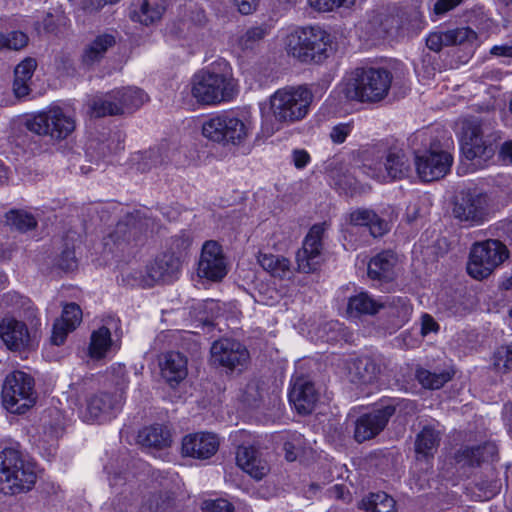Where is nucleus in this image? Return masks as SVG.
Masks as SVG:
<instances>
[{
  "label": "nucleus",
  "mask_w": 512,
  "mask_h": 512,
  "mask_svg": "<svg viewBox=\"0 0 512 512\" xmlns=\"http://www.w3.org/2000/svg\"><path fill=\"white\" fill-rule=\"evenodd\" d=\"M441 433L431 425L424 426L415 440V452L423 457H432L440 444Z\"/></svg>",
  "instance_id": "nucleus-35"
},
{
  "label": "nucleus",
  "mask_w": 512,
  "mask_h": 512,
  "mask_svg": "<svg viewBox=\"0 0 512 512\" xmlns=\"http://www.w3.org/2000/svg\"><path fill=\"white\" fill-rule=\"evenodd\" d=\"M37 67V62L33 58H25L14 70L13 92L18 99L29 95L30 82Z\"/></svg>",
  "instance_id": "nucleus-33"
},
{
  "label": "nucleus",
  "mask_w": 512,
  "mask_h": 512,
  "mask_svg": "<svg viewBox=\"0 0 512 512\" xmlns=\"http://www.w3.org/2000/svg\"><path fill=\"white\" fill-rule=\"evenodd\" d=\"M161 376L170 385L174 386L183 381L187 374V358L180 352L169 351L159 357Z\"/></svg>",
  "instance_id": "nucleus-23"
},
{
  "label": "nucleus",
  "mask_w": 512,
  "mask_h": 512,
  "mask_svg": "<svg viewBox=\"0 0 512 512\" xmlns=\"http://www.w3.org/2000/svg\"><path fill=\"white\" fill-rule=\"evenodd\" d=\"M452 213L465 227L480 226L489 220L491 198L476 188L461 191L455 199Z\"/></svg>",
  "instance_id": "nucleus-12"
},
{
  "label": "nucleus",
  "mask_w": 512,
  "mask_h": 512,
  "mask_svg": "<svg viewBox=\"0 0 512 512\" xmlns=\"http://www.w3.org/2000/svg\"><path fill=\"white\" fill-rule=\"evenodd\" d=\"M192 241L193 237L189 231H181L171 239L172 252L170 254L180 258V256L186 253V251L190 248Z\"/></svg>",
  "instance_id": "nucleus-48"
},
{
  "label": "nucleus",
  "mask_w": 512,
  "mask_h": 512,
  "mask_svg": "<svg viewBox=\"0 0 512 512\" xmlns=\"http://www.w3.org/2000/svg\"><path fill=\"white\" fill-rule=\"evenodd\" d=\"M268 34L267 24L250 27L238 38L237 45L243 51L253 50Z\"/></svg>",
  "instance_id": "nucleus-42"
},
{
  "label": "nucleus",
  "mask_w": 512,
  "mask_h": 512,
  "mask_svg": "<svg viewBox=\"0 0 512 512\" xmlns=\"http://www.w3.org/2000/svg\"><path fill=\"white\" fill-rule=\"evenodd\" d=\"M500 139V132L490 120L471 117L462 122L460 146L467 160L486 162L494 155V145Z\"/></svg>",
  "instance_id": "nucleus-2"
},
{
  "label": "nucleus",
  "mask_w": 512,
  "mask_h": 512,
  "mask_svg": "<svg viewBox=\"0 0 512 512\" xmlns=\"http://www.w3.org/2000/svg\"><path fill=\"white\" fill-rule=\"evenodd\" d=\"M34 464L22 451L5 448L0 452V491L18 494L32 489L36 482Z\"/></svg>",
  "instance_id": "nucleus-3"
},
{
  "label": "nucleus",
  "mask_w": 512,
  "mask_h": 512,
  "mask_svg": "<svg viewBox=\"0 0 512 512\" xmlns=\"http://www.w3.org/2000/svg\"><path fill=\"white\" fill-rule=\"evenodd\" d=\"M203 510L205 512H233V505L225 499L206 500Z\"/></svg>",
  "instance_id": "nucleus-58"
},
{
  "label": "nucleus",
  "mask_w": 512,
  "mask_h": 512,
  "mask_svg": "<svg viewBox=\"0 0 512 512\" xmlns=\"http://www.w3.org/2000/svg\"><path fill=\"white\" fill-rule=\"evenodd\" d=\"M250 133L249 125L233 112L219 113L202 124L203 136L222 145H242Z\"/></svg>",
  "instance_id": "nucleus-8"
},
{
  "label": "nucleus",
  "mask_w": 512,
  "mask_h": 512,
  "mask_svg": "<svg viewBox=\"0 0 512 512\" xmlns=\"http://www.w3.org/2000/svg\"><path fill=\"white\" fill-rule=\"evenodd\" d=\"M374 210L368 208H357L349 214V223L354 226H364L373 218Z\"/></svg>",
  "instance_id": "nucleus-54"
},
{
  "label": "nucleus",
  "mask_w": 512,
  "mask_h": 512,
  "mask_svg": "<svg viewBox=\"0 0 512 512\" xmlns=\"http://www.w3.org/2000/svg\"><path fill=\"white\" fill-rule=\"evenodd\" d=\"M219 439L213 433L200 432L186 435L182 440V454L195 459H209L219 449Z\"/></svg>",
  "instance_id": "nucleus-21"
},
{
  "label": "nucleus",
  "mask_w": 512,
  "mask_h": 512,
  "mask_svg": "<svg viewBox=\"0 0 512 512\" xmlns=\"http://www.w3.org/2000/svg\"><path fill=\"white\" fill-rule=\"evenodd\" d=\"M116 44V36L112 33L97 35L83 50L81 61L86 67L98 64L106 55L109 49Z\"/></svg>",
  "instance_id": "nucleus-29"
},
{
  "label": "nucleus",
  "mask_w": 512,
  "mask_h": 512,
  "mask_svg": "<svg viewBox=\"0 0 512 512\" xmlns=\"http://www.w3.org/2000/svg\"><path fill=\"white\" fill-rule=\"evenodd\" d=\"M262 399V393L260 391L259 383L256 381L249 382L243 393V401L250 407H255L258 402Z\"/></svg>",
  "instance_id": "nucleus-53"
},
{
  "label": "nucleus",
  "mask_w": 512,
  "mask_h": 512,
  "mask_svg": "<svg viewBox=\"0 0 512 512\" xmlns=\"http://www.w3.org/2000/svg\"><path fill=\"white\" fill-rule=\"evenodd\" d=\"M324 227L315 224L303 241L302 248L296 254L298 270L303 273L316 271L322 263V236Z\"/></svg>",
  "instance_id": "nucleus-19"
},
{
  "label": "nucleus",
  "mask_w": 512,
  "mask_h": 512,
  "mask_svg": "<svg viewBox=\"0 0 512 512\" xmlns=\"http://www.w3.org/2000/svg\"><path fill=\"white\" fill-rule=\"evenodd\" d=\"M379 311H381V301L373 299L366 292H361L349 298L347 312L351 316L374 315Z\"/></svg>",
  "instance_id": "nucleus-37"
},
{
  "label": "nucleus",
  "mask_w": 512,
  "mask_h": 512,
  "mask_svg": "<svg viewBox=\"0 0 512 512\" xmlns=\"http://www.w3.org/2000/svg\"><path fill=\"white\" fill-rule=\"evenodd\" d=\"M0 337L11 350H21L28 346L30 341L26 324L14 318H4L0 322Z\"/></svg>",
  "instance_id": "nucleus-25"
},
{
  "label": "nucleus",
  "mask_w": 512,
  "mask_h": 512,
  "mask_svg": "<svg viewBox=\"0 0 512 512\" xmlns=\"http://www.w3.org/2000/svg\"><path fill=\"white\" fill-rule=\"evenodd\" d=\"M190 92L198 104L205 106L233 100L238 91L229 63L219 59L196 72L190 81Z\"/></svg>",
  "instance_id": "nucleus-1"
},
{
  "label": "nucleus",
  "mask_w": 512,
  "mask_h": 512,
  "mask_svg": "<svg viewBox=\"0 0 512 512\" xmlns=\"http://www.w3.org/2000/svg\"><path fill=\"white\" fill-rule=\"evenodd\" d=\"M439 330V325L435 321V319L425 313L421 317V334L422 336H426L430 333H436Z\"/></svg>",
  "instance_id": "nucleus-62"
},
{
  "label": "nucleus",
  "mask_w": 512,
  "mask_h": 512,
  "mask_svg": "<svg viewBox=\"0 0 512 512\" xmlns=\"http://www.w3.org/2000/svg\"><path fill=\"white\" fill-rule=\"evenodd\" d=\"M153 222L140 211L126 214L116 225L109 238L117 246H124L141 241L144 234L151 228Z\"/></svg>",
  "instance_id": "nucleus-17"
},
{
  "label": "nucleus",
  "mask_w": 512,
  "mask_h": 512,
  "mask_svg": "<svg viewBox=\"0 0 512 512\" xmlns=\"http://www.w3.org/2000/svg\"><path fill=\"white\" fill-rule=\"evenodd\" d=\"M330 36L320 27L299 28L288 34L286 50L301 62L321 63L328 57Z\"/></svg>",
  "instance_id": "nucleus-6"
},
{
  "label": "nucleus",
  "mask_w": 512,
  "mask_h": 512,
  "mask_svg": "<svg viewBox=\"0 0 512 512\" xmlns=\"http://www.w3.org/2000/svg\"><path fill=\"white\" fill-rule=\"evenodd\" d=\"M412 306L406 297H391L381 302V311L389 318L392 328L402 327L412 314Z\"/></svg>",
  "instance_id": "nucleus-31"
},
{
  "label": "nucleus",
  "mask_w": 512,
  "mask_h": 512,
  "mask_svg": "<svg viewBox=\"0 0 512 512\" xmlns=\"http://www.w3.org/2000/svg\"><path fill=\"white\" fill-rule=\"evenodd\" d=\"M112 344L110 330L102 326L91 334L89 355L91 358H103Z\"/></svg>",
  "instance_id": "nucleus-41"
},
{
  "label": "nucleus",
  "mask_w": 512,
  "mask_h": 512,
  "mask_svg": "<svg viewBox=\"0 0 512 512\" xmlns=\"http://www.w3.org/2000/svg\"><path fill=\"white\" fill-rule=\"evenodd\" d=\"M477 487L479 488L480 491L484 492V497L486 499H489V498L495 496L500 489L499 483L496 480H491L489 482L477 483Z\"/></svg>",
  "instance_id": "nucleus-64"
},
{
  "label": "nucleus",
  "mask_w": 512,
  "mask_h": 512,
  "mask_svg": "<svg viewBox=\"0 0 512 512\" xmlns=\"http://www.w3.org/2000/svg\"><path fill=\"white\" fill-rule=\"evenodd\" d=\"M493 235L503 238L504 241H512V220L501 221L494 226Z\"/></svg>",
  "instance_id": "nucleus-61"
},
{
  "label": "nucleus",
  "mask_w": 512,
  "mask_h": 512,
  "mask_svg": "<svg viewBox=\"0 0 512 512\" xmlns=\"http://www.w3.org/2000/svg\"><path fill=\"white\" fill-rule=\"evenodd\" d=\"M6 223L20 232H26L34 229L37 225L35 217L22 210H10L6 213Z\"/></svg>",
  "instance_id": "nucleus-43"
},
{
  "label": "nucleus",
  "mask_w": 512,
  "mask_h": 512,
  "mask_svg": "<svg viewBox=\"0 0 512 512\" xmlns=\"http://www.w3.org/2000/svg\"><path fill=\"white\" fill-rule=\"evenodd\" d=\"M397 257L392 251H382L368 263V276L379 281H391L395 277Z\"/></svg>",
  "instance_id": "nucleus-30"
},
{
  "label": "nucleus",
  "mask_w": 512,
  "mask_h": 512,
  "mask_svg": "<svg viewBox=\"0 0 512 512\" xmlns=\"http://www.w3.org/2000/svg\"><path fill=\"white\" fill-rule=\"evenodd\" d=\"M462 0H436L433 11L436 15H443L458 6Z\"/></svg>",
  "instance_id": "nucleus-63"
},
{
  "label": "nucleus",
  "mask_w": 512,
  "mask_h": 512,
  "mask_svg": "<svg viewBox=\"0 0 512 512\" xmlns=\"http://www.w3.org/2000/svg\"><path fill=\"white\" fill-rule=\"evenodd\" d=\"M251 447L247 446H239L236 452V462L237 465L249 474L252 478L256 480H261L265 477L270 471V467L266 460L261 458L259 452L256 450L255 457L252 459L253 461L249 464L248 456L252 457Z\"/></svg>",
  "instance_id": "nucleus-32"
},
{
  "label": "nucleus",
  "mask_w": 512,
  "mask_h": 512,
  "mask_svg": "<svg viewBox=\"0 0 512 512\" xmlns=\"http://www.w3.org/2000/svg\"><path fill=\"white\" fill-rule=\"evenodd\" d=\"M356 0H309V5L320 12H330L338 8H350Z\"/></svg>",
  "instance_id": "nucleus-46"
},
{
  "label": "nucleus",
  "mask_w": 512,
  "mask_h": 512,
  "mask_svg": "<svg viewBox=\"0 0 512 512\" xmlns=\"http://www.w3.org/2000/svg\"><path fill=\"white\" fill-rule=\"evenodd\" d=\"M416 377L421 385L427 389H439L451 378L447 372L436 373L426 369H418Z\"/></svg>",
  "instance_id": "nucleus-44"
},
{
  "label": "nucleus",
  "mask_w": 512,
  "mask_h": 512,
  "mask_svg": "<svg viewBox=\"0 0 512 512\" xmlns=\"http://www.w3.org/2000/svg\"><path fill=\"white\" fill-rule=\"evenodd\" d=\"M313 93L306 85L286 86L270 96V110L280 123H295L306 117Z\"/></svg>",
  "instance_id": "nucleus-5"
},
{
  "label": "nucleus",
  "mask_w": 512,
  "mask_h": 512,
  "mask_svg": "<svg viewBox=\"0 0 512 512\" xmlns=\"http://www.w3.org/2000/svg\"><path fill=\"white\" fill-rule=\"evenodd\" d=\"M227 273V262L221 246L216 241H206L198 262V276L212 282H219Z\"/></svg>",
  "instance_id": "nucleus-18"
},
{
  "label": "nucleus",
  "mask_w": 512,
  "mask_h": 512,
  "mask_svg": "<svg viewBox=\"0 0 512 512\" xmlns=\"http://www.w3.org/2000/svg\"><path fill=\"white\" fill-rule=\"evenodd\" d=\"M73 329H68V326L65 325L63 321L57 319L53 325L51 342L53 345L59 346L62 345L68 335L69 332H72Z\"/></svg>",
  "instance_id": "nucleus-57"
},
{
  "label": "nucleus",
  "mask_w": 512,
  "mask_h": 512,
  "mask_svg": "<svg viewBox=\"0 0 512 512\" xmlns=\"http://www.w3.org/2000/svg\"><path fill=\"white\" fill-rule=\"evenodd\" d=\"M146 159L149 160L153 166L163 165L168 160L167 150L164 146L152 148L148 151Z\"/></svg>",
  "instance_id": "nucleus-60"
},
{
  "label": "nucleus",
  "mask_w": 512,
  "mask_h": 512,
  "mask_svg": "<svg viewBox=\"0 0 512 512\" xmlns=\"http://www.w3.org/2000/svg\"><path fill=\"white\" fill-rule=\"evenodd\" d=\"M303 442L301 434H293L292 439L284 443L286 460L292 462L297 459L303 449Z\"/></svg>",
  "instance_id": "nucleus-51"
},
{
  "label": "nucleus",
  "mask_w": 512,
  "mask_h": 512,
  "mask_svg": "<svg viewBox=\"0 0 512 512\" xmlns=\"http://www.w3.org/2000/svg\"><path fill=\"white\" fill-rule=\"evenodd\" d=\"M351 131L352 125L350 123H340L332 128L330 138L333 143L341 144L346 140Z\"/></svg>",
  "instance_id": "nucleus-59"
},
{
  "label": "nucleus",
  "mask_w": 512,
  "mask_h": 512,
  "mask_svg": "<svg viewBox=\"0 0 512 512\" xmlns=\"http://www.w3.org/2000/svg\"><path fill=\"white\" fill-rule=\"evenodd\" d=\"M447 39L450 46L452 45H473L477 40V33L470 27H459L447 30Z\"/></svg>",
  "instance_id": "nucleus-45"
},
{
  "label": "nucleus",
  "mask_w": 512,
  "mask_h": 512,
  "mask_svg": "<svg viewBox=\"0 0 512 512\" xmlns=\"http://www.w3.org/2000/svg\"><path fill=\"white\" fill-rule=\"evenodd\" d=\"M415 403L409 400L389 399L362 414L355 421L354 438L358 443L370 440L382 432L397 409H414Z\"/></svg>",
  "instance_id": "nucleus-11"
},
{
  "label": "nucleus",
  "mask_w": 512,
  "mask_h": 512,
  "mask_svg": "<svg viewBox=\"0 0 512 512\" xmlns=\"http://www.w3.org/2000/svg\"><path fill=\"white\" fill-rule=\"evenodd\" d=\"M447 32H433L430 33L426 39L427 47L434 51L439 52L445 46H450L447 39Z\"/></svg>",
  "instance_id": "nucleus-56"
},
{
  "label": "nucleus",
  "mask_w": 512,
  "mask_h": 512,
  "mask_svg": "<svg viewBox=\"0 0 512 512\" xmlns=\"http://www.w3.org/2000/svg\"><path fill=\"white\" fill-rule=\"evenodd\" d=\"M512 364V343L498 348L494 353V366L501 372H507Z\"/></svg>",
  "instance_id": "nucleus-50"
},
{
  "label": "nucleus",
  "mask_w": 512,
  "mask_h": 512,
  "mask_svg": "<svg viewBox=\"0 0 512 512\" xmlns=\"http://www.w3.org/2000/svg\"><path fill=\"white\" fill-rule=\"evenodd\" d=\"M288 396L290 403L300 414L311 413L318 400L314 384L303 377L294 379Z\"/></svg>",
  "instance_id": "nucleus-22"
},
{
  "label": "nucleus",
  "mask_w": 512,
  "mask_h": 512,
  "mask_svg": "<svg viewBox=\"0 0 512 512\" xmlns=\"http://www.w3.org/2000/svg\"><path fill=\"white\" fill-rule=\"evenodd\" d=\"M391 218L386 219L384 217V212H381V215L374 211V216L368 222L366 227L369 229L371 236L374 238L382 237L390 230V222Z\"/></svg>",
  "instance_id": "nucleus-47"
},
{
  "label": "nucleus",
  "mask_w": 512,
  "mask_h": 512,
  "mask_svg": "<svg viewBox=\"0 0 512 512\" xmlns=\"http://www.w3.org/2000/svg\"><path fill=\"white\" fill-rule=\"evenodd\" d=\"M210 353L213 365L224 367L229 371H242L250 359L247 348L231 338H222L213 342Z\"/></svg>",
  "instance_id": "nucleus-15"
},
{
  "label": "nucleus",
  "mask_w": 512,
  "mask_h": 512,
  "mask_svg": "<svg viewBox=\"0 0 512 512\" xmlns=\"http://www.w3.org/2000/svg\"><path fill=\"white\" fill-rule=\"evenodd\" d=\"M124 391L115 388L111 392L100 391L87 398L83 420L104 422L114 418L122 409Z\"/></svg>",
  "instance_id": "nucleus-14"
},
{
  "label": "nucleus",
  "mask_w": 512,
  "mask_h": 512,
  "mask_svg": "<svg viewBox=\"0 0 512 512\" xmlns=\"http://www.w3.org/2000/svg\"><path fill=\"white\" fill-rule=\"evenodd\" d=\"M118 105L121 107V114L131 112L141 107L147 100V94L137 87H124L112 91Z\"/></svg>",
  "instance_id": "nucleus-34"
},
{
  "label": "nucleus",
  "mask_w": 512,
  "mask_h": 512,
  "mask_svg": "<svg viewBox=\"0 0 512 512\" xmlns=\"http://www.w3.org/2000/svg\"><path fill=\"white\" fill-rule=\"evenodd\" d=\"M61 321L68 326V329H75L82 320V311L75 303L66 304L63 308Z\"/></svg>",
  "instance_id": "nucleus-49"
},
{
  "label": "nucleus",
  "mask_w": 512,
  "mask_h": 512,
  "mask_svg": "<svg viewBox=\"0 0 512 512\" xmlns=\"http://www.w3.org/2000/svg\"><path fill=\"white\" fill-rule=\"evenodd\" d=\"M360 170L363 174L379 182L400 180L407 177L411 165L406 154L400 149H391L385 155V161L365 160Z\"/></svg>",
  "instance_id": "nucleus-13"
},
{
  "label": "nucleus",
  "mask_w": 512,
  "mask_h": 512,
  "mask_svg": "<svg viewBox=\"0 0 512 512\" xmlns=\"http://www.w3.org/2000/svg\"><path fill=\"white\" fill-rule=\"evenodd\" d=\"M258 263L273 277L285 279L292 275L291 263L283 256L259 253Z\"/></svg>",
  "instance_id": "nucleus-36"
},
{
  "label": "nucleus",
  "mask_w": 512,
  "mask_h": 512,
  "mask_svg": "<svg viewBox=\"0 0 512 512\" xmlns=\"http://www.w3.org/2000/svg\"><path fill=\"white\" fill-rule=\"evenodd\" d=\"M165 11L164 0H133L129 16L145 26L159 21Z\"/></svg>",
  "instance_id": "nucleus-27"
},
{
  "label": "nucleus",
  "mask_w": 512,
  "mask_h": 512,
  "mask_svg": "<svg viewBox=\"0 0 512 512\" xmlns=\"http://www.w3.org/2000/svg\"><path fill=\"white\" fill-rule=\"evenodd\" d=\"M452 162V155L436 146L415 152L416 171L425 182L443 178L449 172Z\"/></svg>",
  "instance_id": "nucleus-16"
},
{
  "label": "nucleus",
  "mask_w": 512,
  "mask_h": 512,
  "mask_svg": "<svg viewBox=\"0 0 512 512\" xmlns=\"http://www.w3.org/2000/svg\"><path fill=\"white\" fill-rule=\"evenodd\" d=\"M89 108L95 117L121 114V107L118 105L115 97H112V91L103 96L94 97L90 101Z\"/></svg>",
  "instance_id": "nucleus-40"
},
{
  "label": "nucleus",
  "mask_w": 512,
  "mask_h": 512,
  "mask_svg": "<svg viewBox=\"0 0 512 512\" xmlns=\"http://www.w3.org/2000/svg\"><path fill=\"white\" fill-rule=\"evenodd\" d=\"M28 36L21 31H12L5 35V49L21 50L27 46Z\"/></svg>",
  "instance_id": "nucleus-52"
},
{
  "label": "nucleus",
  "mask_w": 512,
  "mask_h": 512,
  "mask_svg": "<svg viewBox=\"0 0 512 512\" xmlns=\"http://www.w3.org/2000/svg\"><path fill=\"white\" fill-rule=\"evenodd\" d=\"M139 443L146 447L165 448L171 444L170 432L161 425L146 427L139 432Z\"/></svg>",
  "instance_id": "nucleus-38"
},
{
  "label": "nucleus",
  "mask_w": 512,
  "mask_h": 512,
  "mask_svg": "<svg viewBox=\"0 0 512 512\" xmlns=\"http://www.w3.org/2000/svg\"><path fill=\"white\" fill-rule=\"evenodd\" d=\"M58 265L62 270L65 271L73 270L77 266L74 246L70 247L68 244H66V247L62 250L59 256Z\"/></svg>",
  "instance_id": "nucleus-55"
},
{
  "label": "nucleus",
  "mask_w": 512,
  "mask_h": 512,
  "mask_svg": "<svg viewBox=\"0 0 512 512\" xmlns=\"http://www.w3.org/2000/svg\"><path fill=\"white\" fill-rule=\"evenodd\" d=\"M180 259L173 254L164 253L147 266V284L170 282L180 270Z\"/></svg>",
  "instance_id": "nucleus-24"
},
{
  "label": "nucleus",
  "mask_w": 512,
  "mask_h": 512,
  "mask_svg": "<svg viewBox=\"0 0 512 512\" xmlns=\"http://www.w3.org/2000/svg\"><path fill=\"white\" fill-rule=\"evenodd\" d=\"M509 256L510 252L507 246L499 239L475 242L470 249L467 272L476 280L486 279Z\"/></svg>",
  "instance_id": "nucleus-7"
},
{
  "label": "nucleus",
  "mask_w": 512,
  "mask_h": 512,
  "mask_svg": "<svg viewBox=\"0 0 512 512\" xmlns=\"http://www.w3.org/2000/svg\"><path fill=\"white\" fill-rule=\"evenodd\" d=\"M379 373V365L369 357L357 358L348 364L349 380L356 385L373 384Z\"/></svg>",
  "instance_id": "nucleus-28"
},
{
  "label": "nucleus",
  "mask_w": 512,
  "mask_h": 512,
  "mask_svg": "<svg viewBox=\"0 0 512 512\" xmlns=\"http://www.w3.org/2000/svg\"><path fill=\"white\" fill-rule=\"evenodd\" d=\"M366 512H397L395 500L385 492L370 493L359 503Z\"/></svg>",
  "instance_id": "nucleus-39"
},
{
  "label": "nucleus",
  "mask_w": 512,
  "mask_h": 512,
  "mask_svg": "<svg viewBox=\"0 0 512 512\" xmlns=\"http://www.w3.org/2000/svg\"><path fill=\"white\" fill-rule=\"evenodd\" d=\"M393 80L392 73L384 68H358L346 85V96L364 103L384 100Z\"/></svg>",
  "instance_id": "nucleus-4"
},
{
  "label": "nucleus",
  "mask_w": 512,
  "mask_h": 512,
  "mask_svg": "<svg viewBox=\"0 0 512 512\" xmlns=\"http://www.w3.org/2000/svg\"><path fill=\"white\" fill-rule=\"evenodd\" d=\"M409 18L410 22L406 24L398 16L385 11H377L373 12L370 16L367 25L371 36L381 38L399 29L410 30L419 28L421 14L413 9L409 12Z\"/></svg>",
  "instance_id": "nucleus-20"
},
{
  "label": "nucleus",
  "mask_w": 512,
  "mask_h": 512,
  "mask_svg": "<svg viewBox=\"0 0 512 512\" xmlns=\"http://www.w3.org/2000/svg\"><path fill=\"white\" fill-rule=\"evenodd\" d=\"M24 127L39 136H48L54 141L66 139L76 127L74 117L59 106H51L36 115L26 118Z\"/></svg>",
  "instance_id": "nucleus-9"
},
{
  "label": "nucleus",
  "mask_w": 512,
  "mask_h": 512,
  "mask_svg": "<svg viewBox=\"0 0 512 512\" xmlns=\"http://www.w3.org/2000/svg\"><path fill=\"white\" fill-rule=\"evenodd\" d=\"M35 382L32 376L22 371L8 374L2 385L3 407L13 414H24L37 400Z\"/></svg>",
  "instance_id": "nucleus-10"
},
{
  "label": "nucleus",
  "mask_w": 512,
  "mask_h": 512,
  "mask_svg": "<svg viewBox=\"0 0 512 512\" xmlns=\"http://www.w3.org/2000/svg\"><path fill=\"white\" fill-rule=\"evenodd\" d=\"M497 456V446L494 443L486 442L483 445L460 449L456 454V461L462 466L477 467L482 463L493 462Z\"/></svg>",
  "instance_id": "nucleus-26"
}]
</instances>
